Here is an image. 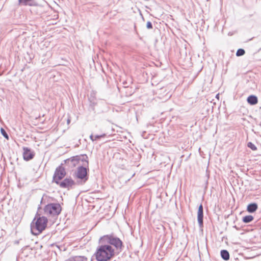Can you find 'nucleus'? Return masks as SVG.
Segmentation results:
<instances>
[{
    "label": "nucleus",
    "mask_w": 261,
    "mask_h": 261,
    "mask_svg": "<svg viewBox=\"0 0 261 261\" xmlns=\"http://www.w3.org/2000/svg\"><path fill=\"white\" fill-rule=\"evenodd\" d=\"M115 254V250L110 245H101L98 247L95 253L98 261H108Z\"/></svg>",
    "instance_id": "obj_1"
},
{
    "label": "nucleus",
    "mask_w": 261,
    "mask_h": 261,
    "mask_svg": "<svg viewBox=\"0 0 261 261\" xmlns=\"http://www.w3.org/2000/svg\"><path fill=\"white\" fill-rule=\"evenodd\" d=\"M47 219L44 217H36L31 223V228L32 233L37 235L41 233L46 227Z\"/></svg>",
    "instance_id": "obj_2"
},
{
    "label": "nucleus",
    "mask_w": 261,
    "mask_h": 261,
    "mask_svg": "<svg viewBox=\"0 0 261 261\" xmlns=\"http://www.w3.org/2000/svg\"><path fill=\"white\" fill-rule=\"evenodd\" d=\"M101 242L107 243L111 246H114L117 249H119L122 246V242L118 238H114L112 236H106L101 238Z\"/></svg>",
    "instance_id": "obj_3"
},
{
    "label": "nucleus",
    "mask_w": 261,
    "mask_h": 261,
    "mask_svg": "<svg viewBox=\"0 0 261 261\" xmlns=\"http://www.w3.org/2000/svg\"><path fill=\"white\" fill-rule=\"evenodd\" d=\"M44 214L47 215L56 216L61 211V207L58 203L49 204L44 208Z\"/></svg>",
    "instance_id": "obj_4"
},
{
    "label": "nucleus",
    "mask_w": 261,
    "mask_h": 261,
    "mask_svg": "<svg viewBox=\"0 0 261 261\" xmlns=\"http://www.w3.org/2000/svg\"><path fill=\"white\" fill-rule=\"evenodd\" d=\"M77 178L84 180V181L87 180V169L82 166L79 167L77 169L75 173Z\"/></svg>",
    "instance_id": "obj_5"
},
{
    "label": "nucleus",
    "mask_w": 261,
    "mask_h": 261,
    "mask_svg": "<svg viewBox=\"0 0 261 261\" xmlns=\"http://www.w3.org/2000/svg\"><path fill=\"white\" fill-rule=\"evenodd\" d=\"M65 171L63 167H59L57 168L54 176V180L58 183V181L62 179L65 175Z\"/></svg>",
    "instance_id": "obj_6"
},
{
    "label": "nucleus",
    "mask_w": 261,
    "mask_h": 261,
    "mask_svg": "<svg viewBox=\"0 0 261 261\" xmlns=\"http://www.w3.org/2000/svg\"><path fill=\"white\" fill-rule=\"evenodd\" d=\"M23 156L25 160L29 161L33 158L34 154L28 148L24 147Z\"/></svg>",
    "instance_id": "obj_7"
},
{
    "label": "nucleus",
    "mask_w": 261,
    "mask_h": 261,
    "mask_svg": "<svg viewBox=\"0 0 261 261\" xmlns=\"http://www.w3.org/2000/svg\"><path fill=\"white\" fill-rule=\"evenodd\" d=\"M74 182L71 179L66 178L60 183V186L62 188H69L73 185Z\"/></svg>",
    "instance_id": "obj_8"
},
{
    "label": "nucleus",
    "mask_w": 261,
    "mask_h": 261,
    "mask_svg": "<svg viewBox=\"0 0 261 261\" xmlns=\"http://www.w3.org/2000/svg\"><path fill=\"white\" fill-rule=\"evenodd\" d=\"M247 102L250 105H254L257 103V98L254 95H250L247 98Z\"/></svg>",
    "instance_id": "obj_9"
},
{
    "label": "nucleus",
    "mask_w": 261,
    "mask_h": 261,
    "mask_svg": "<svg viewBox=\"0 0 261 261\" xmlns=\"http://www.w3.org/2000/svg\"><path fill=\"white\" fill-rule=\"evenodd\" d=\"M203 211H198L197 213V219L199 225L200 226H202L203 225Z\"/></svg>",
    "instance_id": "obj_10"
},
{
    "label": "nucleus",
    "mask_w": 261,
    "mask_h": 261,
    "mask_svg": "<svg viewBox=\"0 0 261 261\" xmlns=\"http://www.w3.org/2000/svg\"><path fill=\"white\" fill-rule=\"evenodd\" d=\"M257 208V205L256 203H251L248 205L247 211L250 213L254 212Z\"/></svg>",
    "instance_id": "obj_11"
},
{
    "label": "nucleus",
    "mask_w": 261,
    "mask_h": 261,
    "mask_svg": "<svg viewBox=\"0 0 261 261\" xmlns=\"http://www.w3.org/2000/svg\"><path fill=\"white\" fill-rule=\"evenodd\" d=\"M221 256L225 260H228L229 259V254L226 250H223L221 251Z\"/></svg>",
    "instance_id": "obj_12"
},
{
    "label": "nucleus",
    "mask_w": 261,
    "mask_h": 261,
    "mask_svg": "<svg viewBox=\"0 0 261 261\" xmlns=\"http://www.w3.org/2000/svg\"><path fill=\"white\" fill-rule=\"evenodd\" d=\"M66 261H88L87 258L84 256H76L74 258H71Z\"/></svg>",
    "instance_id": "obj_13"
},
{
    "label": "nucleus",
    "mask_w": 261,
    "mask_h": 261,
    "mask_svg": "<svg viewBox=\"0 0 261 261\" xmlns=\"http://www.w3.org/2000/svg\"><path fill=\"white\" fill-rule=\"evenodd\" d=\"M253 219V217L251 215L246 216L243 218V221L244 223H249L252 221Z\"/></svg>",
    "instance_id": "obj_14"
},
{
    "label": "nucleus",
    "mask_w": 261,
    "mask_h": 261,
    "mask_svg": "<svg viewBox=\"0 0 261 261\" xmlns=\"http://www.w3.org/2000/svg\"><path fill=\"white\" fill-rule=\"evenodd\" d=\"M80 160L81 158L80 156H76L72 158L71 159V162H72V165L75 166Z\"/></svg>",
    "instance_id": "obj_15"
},
{
    "label": "nucleus",
    "mask_w": 261,
    "mask_h": 261,
    "mask_svg": "<svg viewBox=\"0 0 261 261\" xmlns=\"http://www.w3.org/2000/svg\"><path fill=\"white\" fill-rule=\"evenodd\" d=\"M245 51L243 49H239L236 53L237 56H241L245 54Z\"/></svg>",
    "instance_id": "obj_16"
},
{
    "label": "nucleus",
    "mask_w": 261,
    "mask_h": 261,
    "mask_svg": "<svg viewBox=\"0 0 261 261\" xmlns=\"http://www.w3.org/2000/svg\"><path fill=\"white\" fill-rule=\"evenodd\" d=\"M19 1V3L20 4H22L24 5H30V6H31L32 5L31 4H30L29 3L30 1H31V0H18Z\"/></svg>",
    "instance_id": "obj_17"
},
{
    "label": "nucleus",
    "mask_w": 261,
    "mask_h": 261,
    "mask_svg": "<svg viewBox=\"0 0 261 261\" xmlns=\"http://www.w3.org/2000/svg\"><path fill=\"white\" fill-rule=\"evenodd\" d=\"M247 146L251 148L252 150H256L257 149L256 146L251 142H249L247 144Z\"/></svg>",
    "instance_id": "obj_18"
},
{
    "label": "nucleus",
    "mask_w": 261,
    "mask_h": 261,
    "mask_svg": "<svg viewBox=\"0 0 261 261\" xmlns=\"http://www.w3.org/2000/svg\"><path fill=\"white\" fill-rule=\"evenodd\" d=\"M1 133L4 136V137L5 138H6V139H8V138H9L8 135L6 133V131L3 128H1Z\"/></svg>",
    "instance_id": "obj_19"
},
{
    "label": "nucleus",
    "mask_w": 261,
    "mask_h": 261,
    "mask_svg": "<svg viewBox=\"0 0 261 261\" xmlns=\"http://www.w3.org/2000/svg\"><path fill=\"white\" fill-rule=\"evenodd\" d=\"M146 27L148 29H151L152 28L151 22L150 21H148L146 24Z\"/></svg>",
    "instance_id": "obj_20"
},
{
    "label": "nucleus",
    "mask_w": 261,
    "mask_h": 261,
    "mask_svg": "<svg viewBox=\"0 0 261 261\" xmlns=\"http://www.w3.org/2000/svg\"><path fill=\"white\" fill-rule=\"evenodd\" d=\"M104 136H105V134H103L102 135H96V136H94V140H96L99 139L101 137H103Z\"/></svg>",
    "instance_id": "obj_21"
},
{
    "label": "nucleus",
    "mask_w": 261,
    "mask_h": 261,
    "mask_svg": "<svg viewBox=\"0 0 261 261\" xmlns=\"http://www.w3.org/2000/svg\"><path fill=\"white\" fill-rule=\"evenodd\" d=\"M198 211H203V206L202 204L199 205Z\"/></svg>",
    "instance_id": "obj_22"
},
{
    "label": "nucleus",
    "mask_w": 261,
    "mask_h": 261,
    "mask_svg": "<svg viewBox=\"0 0 261 261\" xmlns=\"http://www.w3.org/2000/svg\"><path fill=\"white\" fill-rule=\"evenodd\" d=\"M90 138L92 141H94V136L93 135H90Z\"/></svg>",
    "instance_id": "obj_23"
},
{
    "label": "nucleus",
    "mask_w": 261,
    "mask_h": 261,
    "mask_svg": "<svg viewBox=\"0 0 261 261\" xmlns=\"http://www.w3.org/2000/svg\"><path fill=\"white\" fill-rule=\"evenodd\" d=\"M70 122V119L69 118L67 120V124H69Z\"/></svg>",
    "instance_id": "obj_24"
},
{
    "label": "nucleus",
    "mask_w": 261,
    "mask_h": 261,
    "mask_svg": "<svg viewBox=\"0 0 261 261\" xmlns=\"http://www.w3.org/2000/svg\"><path fill=\"white\" fill-rule=\"evenodd\" d=\"M83 158H84V156H83ZM82 160V161H84H84H85L86 162V163L88 164V161H87L86 160V159H83Z\"/></svg>",
    "instance_id": "obj_25"
},
{
    "label": "nucleus",
    "mask_w": 261,
    "mask_h": 261,
    "mask_svg": "<svg viewBox=\"0 0 261 261\" xmlns=\"http://www.w3.org/2000/svg\"><path fill=\"white\" fill-rule=\"evenodd\" d=\"M218 95H219L218 94V95H217V96H216V97H217V98L218 97Z\"/></svg>",
    "instance_id": "obj_26"
}]
</instances>
